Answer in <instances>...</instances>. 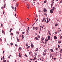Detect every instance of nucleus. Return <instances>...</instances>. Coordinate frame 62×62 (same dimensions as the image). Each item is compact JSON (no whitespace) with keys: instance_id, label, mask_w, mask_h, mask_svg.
I'll use <instances>...</instances> for the list:
<instances>
[{"instance_id":"f8f14e48","label":"nucleus","mask_w":62,"mask_h":62,"mask_svg":"<svg viewBox=\"0 0 62 62\" xmlns=\"http://www.w3.org/2000/svg\"><path fill=\"white\" fill-rule=\"evenodd\" d=\"M35 39H36V40H39V38H37V37H35Z\"/></svg>"},{"instance_id":"c756f323","label":"nucleus","mask_w":62,"mask_h":62,"mask_svg":"<svg viewBox=\"0 0 62 62\" xmlns=\"http://www.w3.org/2000/svg\"><path fill=\"white\" fill-rule=\"evenodd\" d=\"M48 33H50L51 32V31H48Z\"/></svg>"},{"instance_id":"dca6fc26","label":"nucleus","mask_w":62,"mask_h":62,"mask_svg":"<svg viewBox=\"0 0 62 62\" xmlns=\"http://www.w3.org/2000/svg\"><path fill=\"white\" fill-rule=\"evenodd\" d=\"M30 48V46H28L26 48L27 49H28V48Z\"/></svg>"},{"instance_id":"774afa93","label":"nucleus","mask_w":62,"mask_h":62,"mask_svg":"<svg viewBox=\"0 0 62 62\" xmlns=\"http://www.w3.org/2000/svg\"><path fill=\"white\" fill-rule=\"evenodd\" d=\"M61 52H62V49H61Z\"/></svg>"},{"instance_id":"bb28decb","label":"nucleus","mask_w":62,"mask_h":62,"mask_svg":"<svg viewBox=\"0 0 62 62\" xmlns=\"http://www.w3.org/2000/svg\"><path fill=\"white\" fill-rule=\"evenodd\" d=\"M38 38H40V36H39V35H38Z\"/></svg>"},{"instance_id":"f704fd0d","label":"nucleus","mask_w":62,"mask_h":62,"mask_svg":"<svg viewBox=\"0 0 62 62\" xmlns=\"http://www.w3.org/2000/svg\"><path fill=\"white\" fill-rule=\"evenodd\" d=\"M45 9V11H46H46H47V9H46V8Z\"/></svg>"},{"instance_id":"5fc2aeb1","label":"nucleus","mask_w":62,"mask_h":62,"mask_svg":"<svg viewBox=\"0 0 62 62\" xmlns=\"http://www.w3.org/2000/svg\"><path fill=\"white\" fill-rule=\"evenodd\" d=\"M1 26H3V24L1 23Z\"/></svg>"},{"instance_id":"2eb2a0df","label":"nucleus","mask_w":62,"mask_h":62,"mask_svg":"<svg viewBox=\"0 0 62 62\" xmlns=\"http://www.w3.org/2000/svg\"><path fill=\"white\" fill-rule=\"evenodd\" d=\"M61 43V42L60 41L58 42V43L59 44H60Z\"/></svg>"},{"instance_id":"f257e3e1","label":"nucleus","mask_w":62,"mask_h":62,"mask_svg":"<svg viewBox=\"0 0 62 62\" xmlns=\"http://www.w3.org/2000/svg\"><path fill=\"white\" fill-rule=\"evenodd\" d=\"M47 38L48 40H50V36H48Z\"/></svg>"},{"instance_id":"393cba45","label":"nucleus","mask_w":62,"mask_h":62,"mask_svg":"<svg viewBox=\"0 0 62 62\" xmlns=\"http://www.w3.org/2000/svg\"><path fill=\"white\" fill-rule=\"evenodd\" d=\"M32 53V52H31V51H30V52H29V54H30V55L31 54V53Z\"/></svg>"},{"instance_id":"a211bd4d","label":"nucleus","mask_w":62,"mask_h":62,"mask_svg":"<svg viewBox=\"0 0 62 62\" xmlns=\"http://www.w3.org/2000/svg\"><path fill=\"white\" fill-rule=\"evenodd\" d=\"M57 25H58V24H57V23H56V24L55 25V26H57Z\"/></svg>"},{"instance_id":"39448f33","label":"nucleus","mask_w":62,"mask_h":62,"mask_svg":"<svg viewBox=\"0 0 62 62\" xmlns=\"http://www.w3.org/2000/svg\"><path fill=\"white\" fill-rule=\"evenodd\" d=\"M44 20H45V17H44L43 19V20H42V22H44Z\"/></svg>"},{"instance_id":"a19ab883","label":"nucleus","mask_w":62,"mask_h":62,"mask_svg":"<svg viewBox=\"0 0 62 62\" xmlns=\"http://www.w3.org/2000/svg\"><path fill=\"white\" fill-rule=\"evenodd\" d=\"M19 49H20V50H22V48L21 47H19Z\"/></svg>"},{"instance_id":"58836bf2","label":"nucleus","mask_w":62,"mask_h":62,"mask_svg":"<svg viewBox=\"0 0 62 62\" xmlns=\"http://www.w3.org/2000/svg\"><path fill=\"white\" fill-rule=\"evenodd\" d=\"M2 39H1V38H0V41H2Z\"/></svg>"},{"instance_id":"6e6d98bb","label":"nucleus","mask_w":62,"mask_h":62,"mask_svg":"<svg viewBox=\"0 0 62 62\" xmlns=\"http://www.w3.org/2000/svg\"><path fill=\"white\" fill-rule=\"evenodd\" d=\"M7 62H9V61H8V60H7Z\"/></svg>"},{"instance_id":"c9c22d12","label":"nucleus","mask_w":62,"mask_h":62,"mask_svg":"<svg viewBox=\"0 0 62 62\" xmlns=\"http://www.w3.org/2000/svg\"><path fill=\"white\" fill-rule=\"evenodd\" d=\"M15 45L16 47H18V45H17V44H16Z\"/></svg>"},{"instance_id":"1a4fd4ad","label":"nucleus","mask_w":62,"mask_h":62,"mask_svg":"<svg viewBox=\"0 0 62 62\" xmlns=\"http://www.w3.org/2000/svg\"><path fill=\"white\" fill-rule=\"evenodd\" d=\"M38 50H39L38 48H36V50H35V52H37L38 51Z\"/></svg>"},{"instance_id":"f03ea898","label":"nucleus","mask_w":62,"mask_h":62,"mask_svg":"<svg viewBox=\"0 0 62 62\" xmlns=\"http://www.w3.org/2000/svg\"><path fill=\"white\" fill-rule=\"evenodd\" d=\"M31 47L32 48H33L34 47V45L33 44L31 43Z\"/></svg>"},{"instance_id":"4468645a","label":"nucleus","mask_w":62,"mask_h":62,"mask_svg":"<svg viewBox=\"0 0 62 62\" xmlns=\"http://www.w3.org/2000/svg\"><path fill=\"white\" fill-rule=\"evenodd\" d=\"M22 39H23V38H24V37H23V35H22Z\"/></svg>"},{"instance_id":"ea45409f","label":"nucleus","mask_w":62,"mask_h":62,"mask_svg":"<svg viewBox=\"0 0 62 62\" xmlns=\"http://www.w3.org/2000/svg\"><path fill=\"white\" fill-rule=\"evenodd\" d=\"M10 35L11 36L12 35H13V33H11Z\"/></svg>"},{"instance_id":"b1692460","label":"nucleus","mask_w":62,"mask_h":62,"mask_svg":"<svg viewBox=\"0 0 62 62\" xmlns=\"http://www.w3.org/2000/svg\"><path fill=\"white\" fill-rule=\"evenodd\" d=\"M49 23V20H47L46 21V23Z\"/></svg>"},{"instance_id":"69168bd1","label":"nucleus","mask_w":62,"mask_h":62,"mask_svg":"<svg viewBox=\"0 0 62 62\" xmlns=\"http://www.w3.org/2000/svg\"><path fill=\"white\" fill-rule=\"evenodd\" d=\"M27 8H28V9H29V7H28Z\"/></svg>"},{"instance_id":"ddd939ff","label":"nucleus","mask_w":62,"mask_h":62,"mask_svg":"<svg viewBox=\"0 0 62 62\" xmlns=\"http://www.w3.org/2000/svg\"><path fill=\"white\" fill-rule=\"evenodd\" d=\"M35 29H36V30H37V29H38V27H36L35 28Z\"/></svg>"},{"instance_id":"3c124183","label":"nucleus","mask_w":62,"mask_h":62,"mask_svg":"<svg viewBox=\"0 0 62 62\" xmlns=\"http://www.w3.org/2000/svg\"><path fill=\"white\" fill-rule=\"evenodd\" d=\"M27 7H29V5L28 4H27Z\"/></svg>"},{"instance_id":"9b49d317","label":"nucleus","mask_w":62,"mask_h":62,"mask_svg":"<svg viewBox=\"0 0 62 62\" xmlns=\"http://www.w3.org/2000/svg\"><path fill=\"white\" fill-rule=\"evenodd\" d=\"M55 8L53 7V9H52V10H53L54 11V9Z\"/></svg>"},{"instance_id":"5701e85b","label":"nucleus","mask_w":62,"mask_h":62,"mask_svg":"<svg viewBox=\"0 0 62 62\" xmlns=\"http://www.w3.org/2000/svg\"><path fill=\"white\" fill-rule=\"evenodd\" d=\"M53 5H54V3H52L51 5V7H52V6H53Z\"/></svg>"},{"instance_id":"aec40b11","label":"nucleus","mask_w":62,"mask_h":62,"mask_svg":"<svg viewBox=\"0 0 62 62\" xmlns=\"http://www.w3.org/2000/svg\"><path fill=\"white\" fill-rule=\"evenodd\" d=\"M2 33H4V31L2 30Z\"/></svg>"},{"instance_id":"a878e982","label":"nucleus","mask_w":62,"mask_h":62,"mask_svg":"<svg viewBox=\"0 0 62 62\" xmlns=\"http://www.w3.org/2000/svg\"><path fill=\"white\" fill-rule=\"evenodd\" d=\"M26 46H28V45H27V43L26 44Z\"/></svg>"},{"instance_id":"13d9d810","label":"nucleus","mask_w":62,"mask_h":62,"mask_svg":"<svg viewBox=\"0 0 62 62\" xmlns=\"http://www.w3.org/2000/svg\"><path fill=\"white\" fill-rule=\"evenodd\" d=\"M55 33L56 34H57V32H55Z\"/></svg>"},{"instance_id":"7ed1b4c3","label":"nucleus","mask_w":62,"mask_h":62,"mask_svg":"<svg viewBox=\"0 0 62 62\" xmlns=\"http://www.w3.org/2000/svg\"><path fill=\"white\" fill-rule=\"evenodd\" d=\"M53 11H54L51 9V10H50V13H53Z\"/></svg>"},{"instance_id":"2f4dec72","label":"nucleus","mask_w":62,"mask_h":62,"mask_svg":"<svg viewBox=\"0 0 62 62\" xmlns=\"http://www.w3.org/2000/svg\"><path fill=\"white\" fill-rule=\"evenodd\" d=\"M20 54H21V52H19V55H20Z\"/></svg>"},{"instance_id":"f3484780","label":"nucleus","mask_w":62,"mask_h":62,"mask_svg":"<svg viewBox=\"0 0 62 62\" xmlns=\"http://www.w3.org/2000/svg\"><path fill=\"white\" fill-rule=\"evenodd\" d=\"M48 40V39H45V40L46 41H47Z\"/></svg>"},{"instance_id":"09e8293b","label":"nucleus","mask_w":62,"mask_h":62,"mask_svg":"<svg viewBox=\"0 0 62 62\" xmlns=\"http://www.w3.org/2000/svg\"><path fill=\"white\" fill-rule=\"evenodd\" d=\"M23 34H24V32H22Z\"/></svg>"},{"instance_id":"473e14b6","label":"nucleus","mask_w":62,"mask_h":62,"mask_svg":"<svg viewBox=\"0 0 62 62\" xmlns=\"http://www.w3.org/2000/svg\"><path fill=\"white\" fill-rule=\"evenodd\" d=\"M58 47L59 48H60V46L58 45Z\"/></svg>"},{"instance_id":"9d476101","label":"nucleus","mask_w":62,"mask_h":62,"mask_svg":"<svg viewBox=\"0 0 62 62\" xmlns=\"http://www.w3.org/2000/svg\"><path fill=\"white\" fill-rule=\"evenodd\" d=\"M16 39H17V40L18 42H19L20 41V40H19V39H18V38L17 37H16Z\"/></svg>"},{"instance_id":"052dcab7","label":"nucleus","mask_w":62,"mask_h":62,"mask_svg":"<svg viewBox=\"0 0 62 62\" xmlns=\"http://www.w3.org/2000/svg\"><path fill=\"white\" fill-rule=\"evenodd\" d=\"M19 55V57H21V55Z\"/></svg>"},{"instance_id":"864d4df0","label":"nucleus","mask_w":62,"mask_h":62,"mask_svg":"<svg viewBox=\"0 0 62 62\" xmlns=\"http://www.w3.org/2000/svg\"><path fill=\"white\" fill-rule=\"evenodd\" d=\"M62 3V1H60V3Z\"/></svg>"},{"instance_id":"bf43d9fd","label":"nucleus","mask_w":62,"mask_h":62,"mask_svg":"<svg viewBox=\"0 0 62 62\" xmlns=\"http://www.w3.org/2000/svg\"><path fill=\"white\" fill-rule=\"evenodd\" d=\"M18 4L17 3L16 4V6H18Z\"/></svg>"},{"instance_id":"c85d7f7f","label":"nucleus","mask_w":62,"mask_h":62,"mask_svg":"<svg viewBox=\"0 0 62 62\" xmlns=\"http://www.w3.org/2000/svg\"><path fill=\"white\" fill-rule=\"evenodd\" d=\"M47 51V50H45L44 51V52H45V53H46L47 52V51Z\"/></svg>"},{"instance_id":"de8ad7c7","label":"nucleus","mask_w":62,"mask_h":62,"mask_svg":"<svg viewBox=\"0 0 62 62\" xmlns=\"http://www.w3.org/2000/svg\"><path fill=\"white\" fill-rule=\"evenodd\" d=\"M4 62H6L7 61H6V60H4Z\"/></svg>"},{"instance_id":"603ef678","label":"nucleus","mask_w":62,"mask_h":62,"mask_svg":"<svg viewBox=\"0 0 62 62\" xmlns=\"http://www.w3.org/2000/svg\"><path fill=\"white\" fill-rule=\"evenodd\" d=\"M40 31H41V28H40Z\"/></svg>"},{"instance_id":"680f3d73","label":"nucleus","mask_w":62,"mask_h":62,"mask_svg":"<svg viewBox=\"0 0 62 62\" xmlns=\"http://www.w3.org/2000/svg\"><path fill=\"white\" fill-rule=\"evenodd\" d=\"M46 42L45 41V44H46Z\"/></svg>"},{"instance_id":"e2e57ef3","label":"nucleus","mask_w":62,"mask_h":62,"mask_svg":"<svg viewBox=\"0 0 62 62\" xmlns=\"http://www.w3.org/2000/svg\"><path fill=\"white\" fill-rule=\"evenodd\" d=\"M4 8H6V7L4 5Z\"/></svg>"},{"instance_id":"79ce46f5","label":"nucleus","mask_w":62,"mask_h":62,"mask_svg":"<svg viewBox=\"0 0 62 62\" xmlns=\"http://www.w3.org/2000/svg\"><path fill=\"white\" fill-rule=\"evenodd\" d=\"M12 8L13 9H14V7H12Z\"/></svg>"},{"instance_id":"423d86ee","label":"nucleus","mask_w":62,"mask_h":62,"mask_svg":"<svg viewBox=\"0 0 62 62\" xmlns=\"http://www.w3.org/2000/svg\"><path fill=\"white\" fill-rule=\"evenodd\" d=\"M43 55H44V56H45V55L46 54V53L44 52H43Z\"/></svg>"},{"instance_id":"412c9836","label":"nucleus","mask_w":62,"mask_h":62,"mask_svg":"<svg viewBox=\"0 0 62 62\" xmlns=\"http://www.w3.org/2000/svg\"><path fill=\"white\" fill-rule=\"evenodd\" d=\"M12 30V29H10V30L9 31L10 32H11Z\"/></svg>"},{"instance_id":"6e6552de","label":"nucleus","mask_w":62,"mask_h":62,"mask_svg":"<svg viewBox=\"0 0 62 62\" xmlns=\"http://www.w3.org/2000/svg\"><path fill=\"white\" fill-rule=\"evenodd\" d=\"M50 51H51V52H54V50L53 49H50Z\"/></svg>"},{"instance_id":"0e129e2a","label":"nucleus","mask_w":62,"mask_h":62,"mask_svg":"<svg viewBox=\"0 0 62 62\" xmlns=\"http://www.w3.org/2000/svg\"><path fill=\"white\" fill-rule=\"evenodd\" d=\"M49 35H50V36H51V33H49Z\"/></svg>"},{"instance_id":"0eeeda50","label":"nucleus","mask_w":62,"mask_h":62,"mask_svg":"<svg viewBox=\"0 0 62 62\" xmlns=\"http://www.w3.org/2000/svg\"><path fill=\"white\" fill-rule=\"evenodd\" d=\"M54 39H57V37H56L55 36L54 37Z\"/></svg>"},{"instance_id":"4d7b16f0","label":"nucleus","mask_w":62,"mask_h":62,"mask_svg":"<svg viewBox=\"0 0 62 62\" xmlns=\"http://www.w3.org/2000/svg\"><path fill=\"white\" fill-rule=\"evenodd\" d=\"M3 54H4V53H5V51L4 50L3 51Z\"/></svg>"},{"instance_id":"338daca9","label":"nucleus","mask_w":62,"mask_h":62,"mask_svg":"<svg viewBox=\"0 0 62 62\" xmlns=\"http://www.w3.org/2000/svg\"><path fill=\"white\" fill-rule=\"evenodd\" d=\"M41 12L40 10H39V12Z\"/></svg>"},{"instance_id":"7c9ffc66","label":"nucleus","mask_w":62,"mask_h":62,"mask_svg":"<svg viewBox=\"0 0 62 62\" xmlns=\"http://www.w3.org/2000/svg\"><path fill=\"white\" fill-rule=\"evenodd\" d=\"M11 56V55H10L9 56V57H8V58H10V56Z\"/></svg>"},{"instance_id":"4be33fe9","label":"nucleus","mask_w":62,"mask_h":62,"mask_svg":"<svg viewBox=\"0 0 62 62\" xmlns=\"http://www.w3.org/2000/svg\"><path fill=\"white\" fill-rule=\"evenodd\" d=\"M10 45L11 46H12V45H13V43H10Z\"/></svg>"},{"instance_id":"20e7f679","label":"nucleus","mask_w":62,"mask_h":62,"mask_svg":"<svg viewBox=\"0 0 62 62\" xmlns=\"http://www.w3.org/2000/svg\"><path fill=\"white\" fill-rule=\"evenodd\" d=\"M34 54L35 55H34V56H35V57H36V56L37 55V53H35Z\"/></svg>"},{"instance_id":"6ab92c4d","label":"nucleus","mask_w":62,"mask_h":62,"mask_svg":"<svg viewBox=\"0 0 62 62\" xmlns=\"http://www.w3.org/2000/svg\"><path fill=\"white\" fill-rule=\"evenodd\" d=\"M46 1V0H45V1H44V3H46V2H47V1Z\"/></svg>"},{"instance_id":"49530a36","label":"nucleus","mask_w":62,"mask_h":62,"mask_svg":"<svg viewBox=\"0 0 62 62\" xmlns=\"http://www.w3.org/2000/svg\"><path fill=\"white\" fill-rule=\"evenodd\" d=\"M3 8H4V7H1V9H3Z\"/></svg>"},{"instance_id":"4c0bfd02","label":"nucleus","mask_w":62,"mask_h":62,"mask_svg":"<svg viewBox=\"0 0 62 62\" xmlns=\"http://www.w3.org/2000/svg\"><path fill=\"white\" fill-rule=\"evenodd\" d=\"M25 56H26V57H27V55L26 54H25L24 55Z\"/></svg>"},{"instance_id":"a18cd8bd","label":"nucleus","mask_w":62,"mask_h":62,"mask_svg":"<svg viewBox=\"0 0 62 62\" xmlns=\"http://www.w3.org/2000/svg\"><path fill=\"white\" fill-rule=\"evenodd\" d=\"M15 11H16V8L15 7Z\"/></svg>"},{"instance_id":"8fccbe9b","label":"nucleus","mask_w":62,"mask_h":62,"mask_svg":"<svg viewBox=\"0 0 62 62\" xmlns=\"http://www.w3.org/2000/svg\"><path fill=\"white\" fill-rule=\"evenodd\" d=\"M55 50H58V49H57V48H56Z\"/></svg>"},{"instance_id":"e433bc0d","label":"nucleus","mask_w":62,"mask_h":62,"mask_svg":"<svg viewBox=\"0 0 62 62\" xmlns=\"http://www.w3.org/2000/svg\"><path fill=\"white\" fill-rule=\"evenodd\" d=\"M4 56H3V60H4Z\"/></svg>"},{"instance_id":"72a5a7b5","label":"nucleus","mask_w":62,"mask_h":62,"mask_svg":"<svg viewBox=\"0 0 62 62\" xmlns=\"http://www.w3.org/2000/svg\"><path fill=\"white\" fill-rule=\"evenodd\" d=\"M44 12H45V8H44Z\"/></svg>"},{"instance_id":"37998d69","label":"nucleus","mask_w":62,"mask_h":62,"mask_svg":"<svg viewBox=\"0 0 62 62\" xmlns=\"http://www.w3.org/2000/svg\"><path fill=\"white\" fill-rule=\"evenodd\" d=\"M56 58H54V60H56Z\"/></svg>"},{"instance_id":"c03bdc74","label":"nucleus","mask_w":62,"mask_h":62,"mask_svg":"<svg viewBox=\"0 0 62 62\" xmlns=\"http://www.w3.org/2000/svg\"><path fill=\"white\" fill-rule=\"evenodd\" d=\"M60 38L61 39H62V36H61L60 37Z\"/></svg>"},{"instance_id":"cd10ccee","label":"nucleus","mask_w":62,"mask_h":62,"mask_svg":"<svg viewBox=\"0 0 62 62\" xmlns=\"http://www.w3.org/2000/svg\"><path fill=\"white\" fill-rule=\"evenodd\" d=\"M42 40H44V39L43 38H41Z\"/></svg>"}]
</instances>
